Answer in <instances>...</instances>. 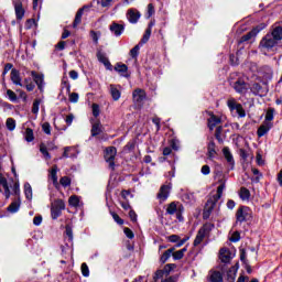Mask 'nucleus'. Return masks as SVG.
<instances>
[{"label": "nucleus", "mask_w": 282, "mask_h": 282, "mask_svg": "<svg viewBox=\"0 0 282 282\" xmlns=\"http://www.w3.org/2000/svg\"><path fill=\"white\" fill-rule=\"evenodd\" d=\"M223 155L226 159V161L228 162V164H230V166H235V159L232 158V153H230V149L224 148Z\"/></svg>", "instance_id": "obj_25"}, {"label": "nucleus", "mask_w": 282, "mask_h": 282, "mask_svg": "<svg viewBox=\"0 0 282 282\" xmlns=\"http://www.w3.org/2000/svg\"><path fill=\"white\" fill-rule=\"evenodd\" d=\"M115 70L120 74V76H123L124 78H129V67L126 64H116Z\"/></svg>", "instance_id": "obj_15"}, {"label": "nucleus", "mask_w": 282, "mask_h": 282, "mask_svg": "<svg viewBox=\"0 0 282 282\" xmlns=\"http://www.w3.org/2000/svg\"><path fill=\"white\" fill-rule=\"evenodd\" d=\"M36 25V21L34 19H30L25 22V28L26 30H32Z\"/></svg>", "instance_id": "obj_60"}, {"label": "nucleus", "mask_w": 282, "mask_h": 282, "mask_svg": "<svg viewBox=\"0 0 282 282\" xmlns=\"http://www.w3.org/2000/svg\"><path fill=\"white\" fill-rule=\"evenodd\" d=\"M240 198L243 199V202L250 199V191L246 187H241L240 189Z\"/></svg>", "instance_id": "obj_38"}, {"label": "nucleus", "mask_w": 282, "mask_h": 282, "mask_svg": "<svg viewBox=\"0 0 282 282\" xmlns=\"http://www.w3.org/2000/svg\"><path fill=\"white\" fill-rule=\"evenodd\" d=\"M68 204L69 206H72L73 208H78V206H80V197L76 196V195H72L68 198Z\"/></svg>", "instance_id": "obj_30"}, {"label": "nucleus", "mask_w": 282, "mask_h": 282, "mask_svg": "<svg viewBox=\"0 0 282 282\" xmlns=\"http://www.w3.org/2000/svg\"><path fill=\"white\" fill-rule=\"evenodd\" d=\"M164 275H165L164 271L158 270V271L154 273L153 281H154V282H158V281H160V279H163Z\"/></svg>", "instance_id": "obj_50"}, {"label": "nucleus", "mask_w": 282, "mask_h": 282, "mask_svg": "<svg viewBox=\"0 0 282 282\" xmlns=\"http://www.w3.org/2000/svg\"><path fill=\"white\" fill-rule=\"evenodd\" d=\"M256 35H257V32L251 31V32L247 33L246 35H243L240 41H241V43H243L246 41H250V39H252V36H256Z\"/></svg>", "instance_id": "obj_51"}, {"label": "nucleus", "mask_w": 282, "mask_h": 282, "mask_svg": "<svg viewBox=\"0 0 282 282\" xmlns=\"http://www.w3.org/2000/svg\"><path fill=\"white\" fill-rule=\"evenodd\" d=\"M110 215L112 219L116 221V224H118L119 226H122V224H124V220L120 218V216L116 214V212H110Z\"/></svg>", "instance_id": "obj_43"}, {"label": "nucleus", "mask_w": 282, "mask_h": 282, "mask_svg": "<svg viewBox=\"0 0 282 282\" xmlns=\"http://www.w3.org/2000/svg\"><path fill=\"white\" fill-rule=\"evenodd\" d=\"M226 189V183H221L218 188H217V193L216 195H214L215 197H217L218 199H221V195H224V191Z\"/></svg>", "instance_id": "obj_39"}, {"label": "nucleus", "mask_w": 282, "mask_h": 282, "mask_svg": "<svg viewBox=\"0 0 282 282\" xmlns=\"http://www.w3.org/2000/svg\"><path fill=\"white\" fill-rule=\"evenodd\" d=\"M82 21H83V9H79L75 15L73 28H78Z\"/></svg>", "instance_id": "obj_31"}, {"label": "nucleus", "mask_w": 282, "mask_h": 282, "mask_svg": "<svg viewBox=\"0 0 282 282\" xmlns=\"http://www.w3.org/2000/svg\"><path fill=\"white\" fill-rule=\"evenodd\" d=\"M167 240L171 243H176L177 248H182V246H184V243H186L188 241V237L180 238V236H177V235H172V236L167 237Z\"/></svg>", "instance_id": "obj_11"}, {"label": "nucleus", "mask_w": 282, "mask_h": 282, "mask_svg": "<svg viewBox=\"0 0 282 282\" xmlns=\"http://www.w3.org/2000/svg\"><path fill=\"white\" fill-rule=\"evenodd\" d=\"M217 202H219V198H217V196L215 195L207 200L204 213H203L204 219H208L210 217V213L215 210V206H217Z\"/></svg>", "instance_id": "obj_6"}, {"label": "nucleus", "mask_w": 282, "mask_h": 282, "mask_svg": "<svg viewBox=\"0 0 282 282\" xmlns=\"http://www.w3.org/2000/svg\"><path fill=\"white\" fill-rule=\"evenodd\" d=\"M234 110L237 111V113H238V116H239L240 118H246V110H243V106H241V104H238V105L236 106V109H234Z\"/></svg>", "instance_id": "obj_44"}, {"label": "nucleus", "mask_w": 282, "mask_h": 282, "mask_svg": "<svg viewBox=\"0 0 282 282\" xmlns=\"http://www.w3.org/2000/svg\"><path fill=\"white\" fill-rule=\"evenodd\" d=\"M58 166L54 165L51 171H50V177L53 182V185L55 186V188H58Z\"/></svg>", "instance_id": "obj_20"}, {"label": "nucleus", "mask_w": 282, "mask_h": 282, "mask_svg": "<svg viewBox=\"0 0 282 282\" xmlns=\"http://www.w3.org/2000/svg\"><path fill=\"white\" fill-rule=\"evenodd\" d=\"M239 239H241V234H239V231H235L229 238V240L232 241L234 243H237Z\"/></svg>", "instance_id": "obj_53"}, {"label": "nucleus", "mask_w": 282, "mask_h": 282, "mask_svg": "<svg viewBox=\"0 0 282 282\" xmlns=\"http://www.w3.org/2000/svg\"><path fill=\"white\" fill-rule=\"evenodd\" d=\"M32 77L34 79V83L37 85L39 89H43V75L36 74V72H32Z\"/></svg>", "instance_id": "obj_28"}, {"label": "nucleus", "mask_w": 282, "mask_h": 282, "mask_svg": "<svg viewBox=\"0 0 282 282\" xmlns=\"http://www.w3.org/2000/svg\"><path fill=\"white\" fill-rule=\"evenodd\" d=\"M206 238V227H203L198 230L196 238L194 240V246H199L202 241Z\"/></svg>", "instance_id": "obj_21"}, {"label": "nucleus", "mask_w": 282, "mask_h": 282, "mask_svg": "<svg viewBox=\"0 0 282 282\" xmlns=\"http://www.w3.org/2000/svg\"><path fill=\"white\" fill-rule=\"evenodd\" d=\"M200 172L203 175H210V166L203 165Z\"/></svg>", "instance_id": "obj_63"}, {"label": "nucleus", "mask_w": 282, "mask_h": 282, "mask_svg": "<svg viewBox=\"0 0 282 282\" xmlns=\"http://www.w3.org/2000/svg\"><path fill=\"white\" fill-rule=\"evenodd\" d=\"M217 124H221V118L215 116L214 113H209L208 128L210 131H213Z\"/></svg>", "instance_id": "obj_16"}, {"label": "nucleus", "mask_w": 282, "mask_h": 282, "mask_svg": "<svg viewBox=\"0 0 282 282\" xmlns=\"http://www.w3.org/2000/svg\"><path fill=\"white\" fill-rule=\"evenodd\" d=\"M59 184L64 186V188H67V186L72 184V180H69L67 176H64L59 180Z\"/></svg>", "instance_id": "obj_47"}, {"label": "nucleus", "mask_w": 282, "mask_h": 282, "mask_svg": "<svg viewBox=\"0 0 282 282\" xmlns=\"http://www.w3.org/2000/svg\"><path fill=\"white\" fill-rule=\"evenodd\" d=\"M184 213V205L180 202H172L166 207V215H176V218L182 221V214Z\"/></svg>", "instance_id": "obj_2"}, {"label": "nucleus", "mask_w": 282, "mask_h": 282, "mask_svg": "<svg viewBox=\"0 0 282 282\" xmlns=\"http://www.w3.org/2000/svg\"><path fill=\"white\" fill-rule=\"evenodd\" d=\"M65 210V202L63 199H56L51 207L52 219H58Z\"/></svg>", "instance_id": "obj_4"}, {"label": "nucleus", "mask_w": 282, "mask_h": 282, "mask_svg": "<svg viewBox=\"0 0 282 282\" xmlns=\"http://www.w3.org/2000/svg\"><path fill=\"white\" fill-rule=\"evenodd\" d=\"M184 252H186V249H181L178 251H172V257L175 260H180L184 257Z\"/></svg>", "instance_id": "obj_41"}, {"label": "nucleus", "mask_w": 282, "mask_h": 282, "mask_svg": "<svg viewBox=\"0 0 282 282\" xmlns=\"http://www.w3.org/2000/svg\"><path fill=\"white\" fill-rule=\"evenodd\" d=\"M82 274L83 276H89V267L87 265V263H82Z\"/></svg>", "instance_id": "obj_54"}, {"label": "nucleus", "mask_w": 282, "mask_h": 282, "mask_svg": "<svg viewBox=\"0 0 282 282\" xmlns=\"http://www.w3.org/2000/svg\"><path fill=\"white\" fill-rule=\"evenodd\" d=\"M40 151L44 155V158H47V160H50V152H47V147H45V144L42 143L40 145Z\"/></svg>", "instance_id": "obj_52"}, {"label": "nucleus", "mask_w": 282, "mask_h": 282, "mask_svg": "<svg viewBox=\"0 0 282 282\" xmlns=\"http://www.w3.org/2000/svg\"><path fill=\"white\" fill-rule=\"evenodd\" d=\"M139 53H140V45H135V46L130 51V56H132V58H137Z\"/></svg>", "instance_id": "obj_56"}, {"label": "nucleus", "mask_w": 282, "mask_h": 282, "mask_svg": "<svg viewBox=\"0 0 282 282\" xmlns=\"http://www.w3.org/2000/svg\"><path fill=\"white\" fill-rule=\"evenodd\" d=\"M40 107H41V99H35L32 107V113L36 116V113H39Z\"/></svg>", "instance_id": "obj_45"}, {"label": "nucleus", "mask_w": 282, "mask_h": 282, "mask_svg": "<svg viewBox=\"0 0 282 282\" xmlns=\"http://www.w3.org/2000/svg\"><path fill=\"white\" fill-rule=\"evenodd\" d=\"M209 281L210 282H224V275L219 271H210L209 272Z\"/></svg>", "instance_id": "obj_24"}, {"label": "nucleus", "mask_w": 282, "mask_h": 282, "mask_svg": "<svg viewBox=\"0 0 282 282\" xmlns=\"http://www.w3.org/2000/svg\"><path fill=\"white\" fill-rule=\"evenodd\" d=\"M117 154H118V150L116 149V147H110L106 149L105 160L106 162H108L111 169L116 166V163L113 161L116 160Z\"/></svg>", "instance_id": "obj_7"}, {"label": "nucleus", "mask_w": 282, "mask_h": 282, "mask_svg": "<svg viewBox=\"0 0 282 282\" xmlns=\"http://www.w3.org/2000/svg\"><path fill=\"white\" fill-rule=\"evenodd\" d=\"M273 119H274V113H272L271 110L267 111L264 122H272Z\"/></svg>", "instance_id": "obj_62"}, {"label": "nucleus", "mask_w": 282, "mask_h": 282, "mask_svg": "<svg viewBox=\"0 0 282 282\" xmlns=\"http://www.w3.org/2000/svg\"><path fill=\"white\" fill-rule=\"evenodd\" d=\"M259 75L268 80L272 78V68L270 66H263L259 69Z\"/></svg>", "instance_id": "obj_19"}, {"label": "nucleus", "mask_w": 282, "mask_h": 282, "mask_svg": "<svg viewBox=\"0 0 282 282\" xmlns=\"http://www.w3.org/2000/svg\"><path fill=\"white\" fill-rule=\"evenodd\" d=\"M110 89V96L112 98V100L118 101L120 100V96H122V94L120 93V86H116L113 84H111L109 86Z\"/></svg>", "instance_id": "obj_14"}, {"label": "nucleus", "mask_w": 282, "mask_h": 282, "mask_svg": "<svg viewBox=\"0 0 282 282\" xmlns=\"http://www.w3.org/2000/svg\"><path fill=\"white\" fill-rule=\"evenodd\" d=\"M7 95L9 96V99L14 102L17 100V94L10 89L7 90Z\"/></svg>", "instance_id": "obj_61"}, {"label": "nucleus", "mask_w": 282, "mask_h": 282, "mask_svg": "<svg viewBox=\"0 0 282 282\" xmlns=\"http://www.w3.org/2000/svg\"><path fill=\"white\" fill-rule=\"evenodd\" d=\"M42 130L44 131V133H46V135H50L52 133V127L47 122L42 124Z\"/></svg>", "instance_id": "obj_55"}, {"label": "nucleus", "mask_w": 282, "mask_h": 282, "mask_svg": "<svg viewBox=\"0 0 282 282\" xmlns=\"http://www.w3.org/2000/svg\"><path fill=\"white\" fill-rule=\"evenodd\" d=\"M100 133H102V124H100V121H97L93 124L91 135L96 137L100 135Z\"/></svg>", "instance_id": "obj_29"}, {"label": "nucleus", "mask_w": 282, "mask_h": 282, "mask_svg": "<svg viewBox=\"0 0 282 282\" xmlns=\"http://www.w3.org/2000/svg\"><path fill=\"white\" fill-rule=\"evenodd\" d=\"M93 116H95V118L100 116V107L97 104L93 105Z\"/></svg>", "instance_id": "obj_58"}, {"label": "nucleus", "mask_w": 282, "mask_h": 282, "mask_svg": "<svg viewBox=\"0 0 282 282\" xmlns=\"http://www.w3.org/2000/svg\"><path fill=\"white\" fill-rule=\"evenodd\" d=\"M236 251L230 248H221L219 251V259L223 263H230L235 259Z\"/></svg>", "instance_id": "obj_5"}, {"label": "nucleus", "mask_w": 282, "mask_h": 282, "mask_svg": "<svg viewBox=\"0 0 282 282\" xmlns=\"http://www.w3.org/2000/svg\"><path fill=\"white\" fill-rule=\"evenodd\" d=\"M173 257V249H167L162 256H161V263H165Z\"/></svg>", "instance_id": "obj_32"}, {"label": "nucleus", "mask_w": 282, "mask_h": 282, "mask_svg": "<svg viewBox=\"0 0 282 282\" xmlns=\"http://www.w3.org/2000/svg\"><path fill=\"white\" fill-rule=\"evenodd\" d=\"M140 11L137 9H129L127 12V19L130 23H138L140 21Z\"/></svg>", "instance_id": "obj_9"}, {"label": "nucleus", "mask_w": 282, "mask_h": 282, "mask_svg": "<svg viewBox=\"0 0 282 282\" xmlns=\"http://www.w3.org/2000/svg\"><path fill=\"white\" fill-rule=\"evenodd\" d=\"M170 193H171V184L163 185L160 188L158 197L159 199H161V202H166V199H169Z\"/></svg>", "instance_id": "obj_10"}, {"label": "nucleus", "mask_w": 282, "mask_h": 282, "mask_svg": "<svg viewBox=\"0 0 282 282\" xmlns=\"http://www.w3.org/2000/svg\"><path fill=\"white\" fill-rule=\"evenodd\" d=\"M250 86L243 79H238L234 83V89L237 94H246Z\"/></svg>", "instance_id": "obj_8"}, {"label": "nucleus", "mask_w": 282, "mask_h": 282, "mask_svg": "<svg viewBox=\"0 0 282 282\" xmlns=\"http://www.w3.org/2000/svg\"><path fill=\"white\" fill-rule=\"evenodd\" d=\"M11 80L13 85H19L20 87L23 86L21 84V75L19 74V70H17V68L11 69Z\"/></svg>", "instance_id": "obj_22"}, {"label": "nucleus", "mask_w": 282, "mask_h": 282, "mask_svg": "<svg viewBox=\"0 0 282 282\" xmlns=\"http://www.w3.org/2000/svg\"><path fill=\"white\" fill-rule=\"evenodd\" d=\"M278 43L279 42L269 33L260 41L259 47L261 52H272V48L276 47Z\"/></svg>", "instance_id": "obj_1"}, {"label": "nucleus", "mask_w": 282, "mask_h": 282, "mask_svg": "<svg viewBox=\"0 0 282 282\" xmlns=\"http://www.w3.org/2000/svg\"><path fill=\"white\" fill-rule=\"evenodd\" d=\"M42 223H43V217L42 216H35L33 218L34 226H41Z\"/></svg>", "instance_id": "obj_64"}, {"label": "nucleus", "mask_w": 282, "mask_h": 282, "mask_svg": "<svg viewBox=\"0 0 282 282\" xmlns=\"http://www.w3.org/2000/svg\"><path fill=\"white\" fill-rule=\"evenodd\" d=\"M132 98L134 102H142L144 100V98H147V93H144L143 89L137 88L133 93H132Z\"/></svg>", "instance_id": "obj_12"}, {"label": "nucleus", "mask_w": 282, "mask_h": 282, "mask_svg": "<svg viewBox=\"0 0 282 282\" xmlns=\"http://www.w3.org/2000/svg\"><path fill=\"white\" fill-rule=\"evenodd\" d=\"M1 188H3V191H4V197L7 199H9V197H10V186H8V180H6V177H3L0 174V193H1Z\"/></svg>", "instance_id": "obj_17"}, {"label": "nucleus", "mask_w": 282, "mask_h": 282, "mask_svg": "<svg viewBox=\"0 0 282 282\" xmlns=\"http://www.w3.org/2000/svg\"><path fill=\"white\" fill-rule=\"evenodd\" d=\"M7 129H9V131H14V129H17V121L12 118L7 119Z\"/></svg>", "instance_id": "obj_40"}, {"label": "nucleus", "mask_w": 282, "mask_h": 282, "mask_svg": "<svg viewBox=\"0 0 282 282\" xmlns=\"http://www.w3.org/2000/svg\"><path fill=\"white\" fill-rule=\"evenodd\" d=\"M261 85L260 84H257L254 83L252 86H251V91L252 94H254V96L261 94Z\"/></svg>", "instance_id": "obj_46"}, {"label": "nucleus", "mask_w": 282, "mask_h": 282, "mask_svg": "<svg viewBox=\"0 0 282 282\" xmlns=\"http://www.w3.org/2000/svg\"><path fill=\"white\" fill-rule=\"evenodd\" d=\"M24 138L26 142H32L34 140V131L32 130V128H26Z\"/></svg>", "instance_id": "obj_36"}, {"label": "nucleus", "mask_w": 282, "mask_h": 282, "mask_svg": "<svg viewBox=\"0 0 282 282\" xmlns=\"http://www.w3.org/2000/svg\"><path fill=\"white\" fill-rule=\"evenodd\" d=\"M172 270H175V264L173 263H170V264H166L164 267V269L162 270L163 274H165V276H169V274H171Z\"/></svg>", "instance_id": "obj_42"}, {"label": "nucleus", "mask_w": 282, "mask_h": 282, "mask_svg": "<svg viewBox=\"0 0 282 282\" xmlns=\"http://www.w3.org/2000/svg\"><path fill=\"white\" fill-rule=\"evenodd\" d=\"M154 14H155V7L152 3L148 4V19H151V17Z\"/></svg>", "instance_id": "obj_57"}, {"label": "nucleus", "mask_w": 282, "mask_h": 282, "mask_svg": "<svg viewBox=\"0 0 282 282\" xmlns=\"http://www.w3.org/2000/svg\"><path fill=\"white\" fill-rule=\"evenodd\" d=\"M269 34L279 43L282 41V26H275Z\"/></svg>", "instance_id": "obj_26"}, {"label": "nucleus", "mask_w": 282, "mask_h": 282, "mask_svg": "<svg viewBox=\"0 0 282 282\" xmlns=\"http://www.w3.org/2000/svg\"><path fill=\"white\" fill-rule=\"evenodd\" d=\"M237 100H235V98H229L227 100V106L229 107V109H231V111H235L236 107H237Z\"/></svg>", "instance_id": "obj_48"}, {"label": "nucleus", "mask_w": 282, "mask_h": 282, "mask_svg": "<svg viewBox=\"0 0 282 282\" xmlns=\"http://www.w3.org/2000/svg\"><path fill=\"white\" fill-rule=\"evenodd\" d=\"M14 10L17 19H23V17H25V10H23V4H21V2L15 3Z\"/></svg>", "instance_id": "obj_27"}, {"label": "nucleus", "mask_w": 282, "mask_h": 282, "mask_svg": "<svg viewBox=\"0 0 282 282\" xmlns=\"http://www.w3.org/2000/svg\"><path fill=\"white\" fill-rule=\"evenodd\" d=\"M24 195L26 199L32 200V185H30V183L24 185Z\"/></svg>", "instance_id": "obj_37"}, {"label": "nucleus", "mask_w": 282, "mask_h": 282, "mask_svg": "<svg viewBox=\"0 0 282 282\" xmlns=\"http://www.w3.org/2000/svg\"><path fill=\"white\" fill-rule=\"evenodd\" d=\"M98 61H100V63H102L105 65V67H107L109 69V67H111V63L109 62V59L102 55L101 53H98L97 55Z\"/></svg>", "instance_id": "obj_33"}, {"label": "nucleus", "mask_w": 282, "mask_h": 282, "mask_svg": "<svg viewBox=\"0 0 282 282\" xmlns=\"http://www.w3.org/2000/svg\"><path fill=\"white\" fill-rule=\"evenodd\" d=\"M68 100H69V102H74V104L78 102V93L69 94Z\"/></svg>", "instance_id": "obj_59"}, {"label": "nucleus", "mask_w": 282, "mask_h": 282, "mask_svg": "<svg viewBox=\"0 0 282 282\" xmlns=\"http://www.w3.org/2000/svg\"><path fill=\"white\" fill-rule=\"evenodd\" d=\"M110 31L112 32V34H115L116 36H120L122 34V32H124V26L122 24H118V23H112L110 25Z\"/></svg>", "instance_id": "obj_23"}, {"label": "nucleus", "mask_w": 282, "mask_h": 282, "mask_svg": "<svg viewBox=\"0 0 282 282\" xmlns=\"http://www.w3.org/2000/svg\"><path fill=\"white\" fill-rule=\"evenodd\" d=\"M250 219H252V213L250 212V208L246 206L238 208L236 213V226L243 224V221H250Z\"/></svg>", "instance_id": "obj_3"}, {"label": "nucleus", "mask_w": 282, "mask_h": 282, "mask_svg": "<svg viewBox=\"0 0 282 282\" xmlns=\"http://www.w3.org/2000/svg\"><path fill=\"white\" fill-rule=\"evenodd\" d=\"M149 39H151V29H147L143 37L141 39V43H149Z\"/></svg>", "instance_id": "obj_49"}, {"label": "nucleus", "mask_w": 282, "mask_h": 282, "mask_svg": "<svg viewBox=\"0 0 282 282\" xmlns=\"http://www.w3.org/2000/svg\"><path fill=\"white\" fill-rule=\"evenodd\" d=\"M209 160H213L215 155H217V151H215V142H210L208 144V153H207Z\"/></svg>", "instance_id": "obj_34"}, {"label": "nucleus", "mask_w": 282, "mask_h": 282, "mask_svg": "<svg viewBox=\"0 0 282 282\" xmlns=\"http://www.w3.org/2000/svg\"><path fill=\"white\" fill-rule=\"evenodd\" d=\"M272 129V122L264 121L263 124H261L258 129V138H263L268 131Z\"/></svg>", "instance_id": "obj_13"}, {"label": "nucleus", "mask_w": 282, "mask_h": 282, "mask_svg": "<svg viewBox=\"0 0 282 282\" xmlns=\"http://www.w3.org/2000/svg\"><path fill=\"white\" fill-rule=\"evenodd\" d=\"M78 150L74 147L64 148L63 158H77Z\"/></svg>", "instance_id": "obj_18"}, {"label": "nucleus", "mask_w": 282, "mask_h": 282, "mask_svg": "<svg viewBox=\"0 0 282 282\" xmlns=\"http://www.w3.org/2000/svg\"><path fill=\"white\" fill-rule=\"evenodd\" d=\"M19 208H21V203L13 202L9 205L8 210L9 213H19Z\"/></svg>", "instance_id": "obj_35"}]
</instances>
